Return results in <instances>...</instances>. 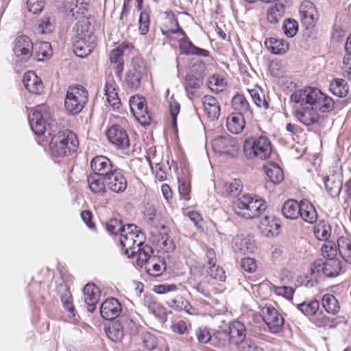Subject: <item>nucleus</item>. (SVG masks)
Returning a JSON list of instances; mask_svg holds the SVG:
<instances>
[{
	"label": "nucleus",
	"instance_id": "nucleus-1",
	"mask_svg": "<svg viewBox=\"0 0 351 351\" xmlns=\"http://www.w3.org/2000/svg\"><path fill=\"white\" fill-rule=\"evenodd\" d=\"M73 51L80 58L88 56L96 46V36L88 18L82 17L74 27Z\"/></svg>",
	"mask_w": 351,
	"mask_h": 351
},
{
	"label": "nucleus",
	"instance_id": "nucleus-2",
	"mask_svg": "<svg viewBox=\"0 0 351 351\" xmlns=\"http://www.w3.org/2000/svg\"><path fill=\"white\" fill-rule=\"evenodd\" d=\"M232 207L237 215L250 219L259 217L266 210L267 204L261 198L245 194L234 201Z\"/></svg>",
	"mask_w": 351,
	"mask_h": 351
},
{
	"label": "nucleus",
	"instance_id": "nucleus-3",
	"mask_svg": "<svg viewBox=\"0 0 351 351\" xmlns=\"http://www.w3.org/2000/svg\"><path fill=\"white\" fill-rule=\"evenodd\" d=\"M49 147L53 156L64 157L76 152L78 141L72 132L68 130L59 131L51 138Z\"/></svg>",
	"mask_w": 351,
	"mask_h": 351
},
{
	"label": "nucleus",
	"instance_id": "nucleus-4",
	"mask_svg": "<svg viewBox=\"0 0 351 351\" xmlns=\"http://www.w3.org/2000/svg\"><path fill=\"white\" fill-rule=\"evenodd\" d=\"M243 152L247 159H268L272 152L270 139L266 136L252 138L245 140Z\"/></svg>",
	"mask_w": 351,
	"mask_h": 351
},
{
	"label": "nucleus",
	"instance_id": "nucleus-5",
	"mask_svg": "<svg viewBox=\"0 0 351 351\" xmlns=\"http://www.w3.org/2000/svg\"><path fill=\"white\" fill-rule=\"evenodd\" d=\"M88 99V93L84 87L81 85L70 86L64 99L66 112L71 115L78 114L84 108Z\"/></svg>",
	"mask_w": 351,
	"mask_h": 351
},
{
	"label": "nucleus",
	"instance_id": "nucleus-6",
	"mask_svg": "<svg viewBox=\"0 0 351 351\" xmlns=\"http://www.w3.org/2000/svg\"><path fill=\"white\" fill-rule=\"evenodd\" d=\"M125 230L120 235L119 243L125 254L128 257H133L136 254L137 245H143L145 237L141 230L134 224L126 225Z\"/></svg>",
	"mask_w": 351,
	"mask_h": 351
},
{
	"label": "nucleus",
	"instance_id": "nucleus-7",
	"mask_svg": "<svg viewBox=\"0 0 351 351\" xmlns=\"http://www.w3.org/2000/svg\"><path fill=\"white\" fill-rule=\"evenodd\" d=\"M29 122L33 132L40 136L49 130V134L51 135V119L49 108L42 104L38 106L33 112L29 116Z\"/></svg>",
	"mask_w": 351,
	"mask_h": 351
},
{
	"label": "nucleus",
	"instance_id": "nucleus-8",
	"mask_svg": "<svg viewBox=\"0 0 351 351\" xmlns=\"http://www.w3.org/2000/svg\"><path fill=\"white\" fill-rule=\"evenodd\" d=\"M145 102L144 97L133 96L130 99V107L136 121L143 126H148L151 124L152 117L147 110Z\"/></svg>",
	"mask_w": 351,
	"mask_h": 351
},
{
	"label": "nucleus",
	"instance_id": "nucleus-9",
	"mask_svg": "<svg viewBox=\"0 0 351 351\" xmlns=\"http://www.w3.org/2000/svg\"><path fill=\"white\" fill-rule=\"evenodd\" d=\"M324 93L317 88L307 87L303 90H295L291 95V101L302 105L309 104L314 108L316 104L319 101Z\"/></svg>",
	"mask_w": 351,
	"mask_h": 351
},
{
	"label": "nucleus",
	"instance_id": "nucleus-10",
	"mask_svg": "<svg viewBox=\"0 0 351 351\" xmlns=\"http://www.w3.org/2000/svg\"><path fill=\"white\" fill-rule=\"evenodd\" d=\"M12 49L19 60L27 62L33 55L34 44L28 36L20 35L15 38Z\"/></svg>",
	"mask_w": 351,
	"mask_h": 351
},
{
	"label": "nucleus",
	"instance_id": "nucleus-11",
	"mask_svg": "<svg viewBox=\"0 0 351 351\" xmlns=\"http://www.w3.org/2000/svg\"><path fill=\"white\" fill-rule=\"evenodd\" d=\"M109 141L118 149H125L130 146L127 132L119 125H112L107 131Z\"/></svg>",
	"mask_w": 351,
	"mask_h": 351
},
{
	"label": "nucleus",
	"instance_id": "nucleus-12",
	"mask_svg": "<svg viewBox=\"0 0 351 351\" xmlns=\"http://www.w3.org/2000/svg\"><path fill=\"white\" fill-rule=\"evenodd\" d=\"M263 319L271 333L276 334L282 330L285 320L283 317L273 306L263 310Z\"/></svg>",
	"mask_w": 351,
	"mask_h": 351
},
{
	"label": "nucleus",
	"instance_id": "nucleus-13",
	"mask_svg": "<svg viewBox=\"0 0 351 351\" xmlns=\"http://www.w3.org/2000/svg\"><path fill=\"white\" fill-rule=\"evenodd\" d=\"M237 140L229 136H219L212 142L213 151L219 155L230 154L237 148Z\"/></svg>",
	"mask_w": 351,
	"mask_h": 351
},
{
	"label": "nucleus",
	"instance_id": "nucleus-14",
	"mask_svg": "<svg viewBox=\"0 0 351 351\" xmlns=\"http://www.w3.org/2000/svg\"><path fill=\"white\" fill-rule=\"evenodd\" d=\"M90 167L94 173L101 175L103 178L109 176L117 168L108 158L102 155L97 156L92 159Z\"/></svg>",
	"mask_w": 351,
	"mask_h": 351
},
{
	"label": "nucleus",
	"instance_id": "nucleus-15",
	"mask_svg": "<svg viewBox=\"0 0 351 351\" xmlns=\"http://www.w3.org/2000/svg\"><path fill=\"white\" fill-rule=\"evenodd\" d=\"M229 335L232 340V346L239 347L245 341L247 335L245 325L239 320L235 319L230 322L228 325Z\"/></svg>",
	"mask_w": 351,
	"mask_h": 351
},
{
	"label": "nucleus",
	"instance_id": "nucleus-16",
	"mask_svg": "<svg viewBox=\"0 0 351 351\" xmlns=\"http://www.w3.org/2000/svg\"><path fill=\"white\" fill-rule=\"evenodd\" d=\"M121 310V303L114 298L106 299L100 306L101 316L106 320H112L119 317Z\"/></svg>",
	"mask_w": 351,
	"mask_h": 351
},
{
	"label": "nucleus",
	"instance_id": "nucleus-17",
	"mask_svg": "<svg viewBox=\"0 0 351 351\" xmlns=\"http://www.w3.org/2000/svg\"><path fill=\"white\" fill-rule=\"evenodd\" d=\"M104 178L108 188L114 193H122L127 188V180L125 177L118 171L117 168L113 173H110L109 176Z\"/></svg>",
	"mask_w": 351,
	"mask_h": 351
},
{
	"label": "nucleus",
	"instance_id": "nucleus-18",
	"mask_svg": "<svg viewBox=\"0 0 351 351\" xmlns=\"http://www.w3.org/2000/svg\"><path fill=\"white\" fill-rule=\"evenodd\" d=\"M300 14L303 23L307 26H314L319 18L315 6L310 1H304L301 3Z\"/></svg>",
	"mask_w": 351,
	"mask_h": 351
},
{
	"label": "nucleus",
	"instance_id": "nucleus-19",
	"mask_svg": "<svg viewBox=\"0 0 351 351\" xmlns=\"http://www.w3.org/2000/svg\"><path fill=\"white\" fill-rule=\"evenodd\" d=\"M84 301L87 305V311L94 312L100 296L99 289L95 284H87L83 289Z\"/></svg>",
	"mask_w": 351,
	"mask_h": 351
},
{
	"label": "nucleus",
	"instance_id": "nucleus-20",
	"mask_svg": "<svg viewBox=\"0 0 351 351\" xmlns=\"http://www.w3.org/2000/svg\"><path fill=\"white\" fill-rule=\"evenodd\" d=\"M25 87L32 94H40L43 90L42 80L33 71L26 72L23 77Z\"/></svg>",
	"mask_w": 351,
	"mask_h": 351
},
{
	"label": "nucleus",
	"instance_id": "nucleus-21",
	"mask_svg": "<svg viewBox=\"0 0 351 351\" xmlns=\"http://www.w3.org/2000/svg\"><path fill=\"white\" fill-rule=\"evenodd\" d=\"M280 227L281 225L278 219L267 215L261 219L259 224L261 232L267 237L278 235Z\"/></svg>",
	"mask_w": 351,
	"mask_h": 351
},
{
	"label": "nucleus",
	"instance_id": "nucleus-22",
	"mask_svg": "<svg viewBox=\"0 0 351 351\" xmlns=\"http://www.w3.org/2000/svg\"><path fill=\"white\" fill-rule=\"evenodd\" d=\"M232 106L236 113L246 117V119L252 118V110L245 97L242 94H237L232 99Z\"/></svg>",
	"mask_w": 351,
	"mask_h": 351
},
{
	"label": "nucleus",
	"instance_id": "nucleus-23",
	"mask_svg": "<svg viewBox=\"0 0 351 351\" xmlns=\"http://www.w3.org/2000/svg\"><path fill=\"white\" fill-rule=\"evenodd\" d=\"M203 84V78L199 75L188 73L185 77L184 88L191 99L197 96V90Z\"/></svg>",
	"mask_w": 351,
	"mask_h": 351
},
{
	"label": "nucleus",
	"instance_id": "nucleus-24",
	"mask_svg": "<svg viewBox=\"0 0 351 351\" xmlns=\"http://www.w3.org/2000/svg\"><path fill=\"white\" fill-rule=\"evenodd\" d=\"M295 117L302 124L310 126L319 122L320 116L313 108H302L295 112Z\"/></svg>",
	"mask_w": 351,
	"mask_h": 351
},
{
	"label": "nucleus",
	"instance_id": "nucleus-25",
	"mask_svg": "<svg viewBox=\"0 0 351 351\" xmlns=\"http://www.w3.org/2000/svg\"><path fill=\"white\" fill-rule=\"evenodd\" d=\"M90 190L95 194L103 195L106 191V182L102 176L92 173L87 177Z\"/></svg>",
	"mask_w": 351,
	"mask_h": 351
},
{
	"label": "nucleus",
	"instance_id": "nucleus-26",
	"mask_svg": "<svg viewBox=\"0 0 351 351\" xmlns=\"http://www.w3.org/2000/svg\"><path fill=\"white\" fill-rule=\"evenodd\" d=\"M145 265L147 273L152 276H159L166 269L165 260L158 256H153Z\"/></svg>",
	"mask_w": 351,
	"mask_h": 351
},
{
	"label": "nucleus",
	"instance_id": "nucleus-27",
	"mask_svg": "<svg viewBox=\"0 0 351 351\" xmlns=\"http://www.w3.org/2000/svg\"><path fill=\"white\" fill-rule=\"evenodd\" d=\"M202 104L208 118L215 119L219 117L220 114V106L215 97L211 95H205L202 98Z\"/></svg>",
	"mask_w": 351,
	"mask_h": 351
},
{
	"label": "nucleus",
	"instance_id": "nucleus-28",
	"mask_svg": "<svg viewBox=\"0 0 351 351\" xmlns=\"http://www.w3.org/2000/svg\"><path fill=\"white\" fill-rule=\"evenodd\" d=\"M246 117L237 113H232L226 120L228 130L233 134L241 133L245 125Z\"/></svg>",
	"mask_w": 351,
	"mask_h": 351
},
{
	"label": "nucleus",
	"instance_id": "nucleus-29",
	"mask_svg": "<svg viewBox=\"0 0 351 351\" xmlns=\"http://www.w3.org/2000/svg\"><path fill=\"white\" fill-rule=\"evenodd\" d=\"M300 217L308 223H313L317 219V212L315 206L307 200L300 201Z\"/></svg>",
	"mask_w": 351,
	"mask_h": 351
},
{
	"label": "nucleus",
	"instance_id": "nucleus-30",
	"mask_svg": "<svg viewBox=\"0 0 351 351\" xmlns=\"http://www.w3.org/2000/svg\"><path fill=\"white\" fill-rule=\"evenodd\" d=\"M165 303L169 307L176 311H184L189 315L194 314L195 309L186 299L181 296L169 298L166 300Z\"/></svg>",
	"mask_w": 351,
	"mask_h": 351
},
{
	"label": "nucleus",
	"instance_id": "nucleus-31",
	"mask_svg": "<svg viewBox=\"0 0 351 351\" xmlns=\"http://www.w3.org/2000/svg\"><path fill=\"white\" fill-rule=\"evenodd\" d=\"M104 90L108 104L113 109H119L121 106V100L118 97L115 82L112 80L106 82Z\"/></svg>",
	"mask_w": 351,
	"mask_h": 351
},
{
	"label": "nucleus",
	"instance_id": "nucleus-32",
	"mask_svg": "<svg viewBox=\"0 0 351 351\" xmlns=\"http://www.w3.org/2000/svg\"><path fill=\"white\" fill-rule=\"evenodd\" d=\"M233 248L235 252L245 254L253 253L256 247L254 242L250 239L238 237L233 240Z\"/></svg>",
	"mask_w": 351,
	"mask_h": 351
},
{
	"label": "nucleus",
	"instance_id": "nucleus-33",
	"mask_svg": "<svg viewBox=\"0 0 351 351\" xmlns=\"http://www.w3.org/2000/svg\"><path fill=\"white\" fill-rule=\"evenodd\" d=\"M300 202L295 199H288L282 208L281 212L285 217L289 219H296L300 217Z\"/></svg>",
	"mask_w": 351,
	"mask_h": 351
},
{
	"label": "nucleus",
	"instance_id": "nucleus-34",
	"mask_svg": "<svg viewBox=\"0 0 351 351\" xmlns=\"http://www.w3.org/2000/svg\"><path fill=\"white\" fill-rule=\"evenodd\" d=\"M326 189L331 196L338 195L342 188V180L339 175L332 174L324 179Z\"/></svg>",
	"mask_w": 351,
	"mask_h": 351
},
{
	"label": "nucleus",
	"instance_id": "nucleus-35",
	"mask_svg": "<svg viewBox=\"0 0 351 351\" xmlns=\"http://www.w3.org/2000/svg\"><path fill=\"white\" fill-rule=\"evenodd\" d=\"M143 75H142V70L139 71H128L125 73L124 79V86L129 90H136L140 86L141 80Z\"/></svg>",
	"mask_w": 351,
	"mask_h": 351
},
{
	"label": "nucleus",
	"instance_id": "nucleus-36",
	"mask_svg": "<svg viewBox=\"0 0 351 351\" xmlns=\"http://www.w3.org/2000/svg\"><path fill=\"white\" fill-rule=\"evenodd\" d=\"M324 261L322 259L316 260L311 265L310 269L311 279L306 283V287H313L317 285L318 278L322 274L324 275Z\"/></svg>",
	"mask_w": 351,
	"mask_h": 351
},
{
	"label": "nucleus",
	"instance_id": "nucleus-37",
	"mask_svg": "<svg viewBox=\"0 0 351 351\" xmlns=\"http://www.w3.org/2000/svg\"><path fill=\"white\" fill-rule=\"evenodd\" d=\"M265 172L274 184H280L284 180V174L281 168L274 162L267 163L264 166Z\"/></svg>",
	"mask_w": 351,
	"mask_h": 351
},
{
	"label": "nucleus",
	"instance_id": "nucleus-38",
	"mask_svg": "<svg viewBox=\"0 0 351 351\" xmlns=\"http://www.w3.org/2000/svg\"><path fill=\"white\" fill-rule=\"evenodd\" d=\"M331 226L328 221L320 219L314 226L313 232L315 237L320 241L328 240L331 235Z\"/></svg>",
	"mask_w": 351,
	"mask_h": 351
},
{
	"label": "nucleus",
	"instance_id": "nucleus-39",
	"mask_svg": "<svg viewBox=\"0 0 351 351\" xmlns=\"http://www.w3.org/2000/svg\"><path fill=\"white\" fill-rule=\"evenodd\" d=\"M265 45L271 53L275 54H283L289 49V45L285 40L275 38L267 39Z\"/></svg>",
	"mask_w": 351,
	"mask_h": 351
},
{
	"label": "nucleus",
	"instance_id": "nucleus-40",
	"mask_svg": "<svg viewBox=\"0 0 351 351\" xmlns=\"http://www.w3.org/2000/svg\"><path fill=\"white\" fill-rule=\"evenodd\" d=\"M341 270V262L337 258H328L324 261V275L327 278L337 276Z\"/></svg>",
	"mask_w": 351,
	"mask_h": 351
},
{
	"label": "nucleus",
	"instance_id": "nucleus-41",
	"mask_svg": "<svg viewBox=\"0 0 351 351\" xmlns=\"http://www.w3.org/2000/svg\"><path fill=\"white\" fill-rule=\"evenodd\" d=\"M52 53L51 44L49 42H40L34 45L33 55L34 59L43 61L51 56Z\"/></svg>",
	"mask_w": 351,
	"mask_h": 351
},
{
	"label": "nucleus",
	"instance_id": "nucleus-42",
	"mask_svg": "<svg viewBox=\"0 0 351 351\" xmlns=\"http://www.w3.org/2000/svg\"><path fill=\"white\" fill-rule=\"evenodd\" d=\"M106 333L108 337L113 342H120L125 334L123 328L118 320L111 323L106 329Z\"/></svg>",
	"mask_w": 351,
	"mask_h": 351
},
{
	"label": "nucleus",
	"instance_id": "nucleus-43",
	"mask_svg": "<svg viewBox=\"0 0 351 351\" xmlns=\"http://www.w3.org/2000/svg\"><path fill=\"white\" fill-rule=\"evenodd\" d=\"M330 90L339 97H345L348 93L349 86L344 80L337 78L330 82Z\"/></svg>",
	"mask_w": 351,
	"mask_h": 351
},
{
	"label": "nucleus",
	"instance_id": "nucleus-44",
	"mask_svg": "<svg viewBox=\"0 0 351 351\" xmlns=\"http://www.w3.org/2000/svg\"><path fill=\"white\" fill-rule=\"evenodd\" d=\"M210 345L215 347H227L232 346V340L227 330H218L213 335Z\"/></svg>",
	"mask_w": 351,
	"mask_h": 351
},
{
	"label": "nucleus",
	"instance_id": "nucleus-45",
	"mask_svg": "<svg viewBox=\"0 0 351 351\" xmlns=\"http://www.w3.org/2000/svg\"><path fill=\"white\" fill-rule=\"evenodd\" d=\"M337 245L341 257L351 264V239L346 237H340L337 239Z\"/></svg>",
	"mask_w": 351,
	"mask_h": 351
},
{
	"label": "nucleus",
	"instance_id": "nucleus-46",
	"mask_svg": "<svg viewBox=\"0 0 351 351\" xmlns=\"http://www.w3.org/2000/svg\"><path fill=\"white\" fill-rule=\"evenodd\" d=\"M242 189L243 185L241 180L235 179L223 184L221 193L225 197H235L241 192Z\"/></svg>",
	"mask_w": 351,
	"mask_h": 351
},
{
	"label": "nucleus",
	"instance_id": "nucleus-47",
	"mask_svg": "<svg viewBox=\"0 0 351 351\" xmlns=\"http://www.w3.org/2000/svg\"><path fill=\"white\" fill-rule=\"evenodd\" d=\"M322 306L327 313L332 315L337 314L340 310V305L338 300L331 294H325L323 295Z\"/></svg>",
	"mask_w": 351,
	"mask_h": 351
},
{
	"label": "nucleus",
	"instance_id": "nucleus-48",
	"mask_svg": "<svg viewBox=\"0 0 351 351\" xmlns=\"http://www.w3.org/2000/svg\"><path fill=\"white\" fill-rule=\"evenodd\" d=\"M304 315L308 317L315 316L319 308V302L317 300L305 301L297 306Z\"/></svg>",
	"mask_w": 351,
	"mask_h": 351
},
{
	"label": "nucleus",
	"instance_id": "nucleus-49",
	"mask_svg": "<svg viewBox=\"0 0 351 351\" xmlns=\"http://www.w3.org/2000/svg\"><path fill=\"white\" fill-rule=\"evenodd\" d=\"M122 51L116 48L111 50L109 55V60L112 64H116L114 72L117 76H120L123 70V60Z\"/></svg>",
	"mask_w": 351,
	"mask_h": 351
},
{
	"label": "nucleus",
	"instance_id": "nucleus-50",
	"mask_svg": "<svg viewBox=\"0 0 351 351\" xmlns=\"http://www.w3.org/2000/svg\"><path fill=\"white\" fill-rule=\"evenodd\" d=\"M145 305L149 311L156 317L160 320L166 319L167 310L160 304L152 300H147L145 302Z\"/></svg>",
	"mask_w": 351,
	"mask_h": 351
},
{
	"label": "nucleus",
	"instance_id": "nucleus-51",
	"mask_svg": "<svg viewBox=\"0 0 351 351\" xmlns=\"http://www.w3.org/2000/svg\"><path fill=\"white\" fill-rule=\"evenodd\" d=\"M60 291V299L64 309L67 311L72 316H74L75 310L71 292L66 285L62 287V291Z\"/></svg>",
	"mask_w": 351,
	"mask_h": 351
},
{
	"label": "nucleus",
	"instance_id": "nucleus-52",
	"mask_svg": "<svg viewBox=\"0 0 351 351\" xmlns=\"http://www.w3.org/2000/svg\"><path fill=\"white\" fill-rule=\"evenodd\" d=\"M285 8L281 3H276L267 11V20L271 23H277L285 14Z\"/></svg>",
	"mask_w": 351,
	"mask_h": 351
},
{
	"label": "nucleus",
	"instance_id": "nucleus-53",
	"mask_svg": "<svg viewBox=\"0 0 351 351\" xmlns=\"http://www.w3.org/2000/svg\"><path fill=\"white\" fill-rule=\"evenodd\" d=\"M209 88L214 92H221L226 86L225 79L219 74H214L208 78Z\"/></svg>",
	"mask_w": 351,
	"mask_h": 351
},
{
	"label": "nucleus",
	"instance_id": "nucleus-54",
	"mask_svg": "<svg viewBox=\"0 0 351 351\" xmlns=\"http://www.w3.org/2000/svg\"><path fill=\"white\" fill-rule=\"evenodd\" d=\"M247 93L252 97L254 104L259 108L267 109L269 104L265 99V95L261 89H247Z\"/></svg>",
	"mask_w": 351,
	"mask_h": 351
},
{
	"label": "nucleus",
	"instance_id": "nucleus-55",
	"mask_svg": "<svg viewBox=\"0 0 351 351\" xmlns=\"http://www.w3.org/2000/svg\"><path fill=\"white\" fill-rule=\"evenodd\" d=\"M315 110H319L322 113L331 112L334 109V101L332 99L324 94L314 107Z\"/></svg>",
	"mask_w": 351,
	"mask_h": 351
},
{
	"label": "nucleus",
	"instance_id": "nucleus-56",
	"mask_svg": "<svg viewBox=\"0 0 351 351\" xmlns=\"http://www.w3.org/2000/svg\"><path fill=\"white\" fill-rule=\"evenodd\" d=\"M195 336L199 344H206L212 342L213 336L209 329L206 326H199L195 329Z\"/></svg>",
	"mask_w": 351,
	"mask_h": 351
},
{
	"label": "nucleus",
	"instance_id": "nucleus-57",
	"mask_svg": "<svg viewBox=\"0 0 351 351\" xmlns=\"http://www.w3.org/2000/svg\"><path fill=\"white\" fill-rule=\"evenodd\" d=\"M171 329L173 332L180 335L186 334V341L188 343L193 342V337L192 336L188 337L187 324L185 321L179 320L173 323L171 326Z\"/></svg>",
	"mask_w": 351,
	"mask_h": 351
},
{
	"label": "nucleus",
	"instance_id": "nucleus-58",
	"mask_svg": "<svg viewBox=\"0 0 351 351\" xmlns=\"http://www.w3.org/2000/svg\"><path fill=\"white\" fill-rule=\"evenodd\" d=\"M136 254H138V261L140 263H145L151 257H153L152 255L153 254V249L148 245H144L143 243L142 246L137 245Z\"/></svg>",
	"mask_w": 351,
	"mask_h": 351
},
{
	"label": "nucleus",
	"instance_id": "nucleus-59",
	"mask_svg": "<svg viewBox=\"0 0 351 351\" xmlns=\"http://www.w3.org/2000/svg\"><path fill=\"white\" fill-rule=\"evenodd\" d=\"M118 322L121 324L124 332L126 331L130 335H135L137 332L138 328L136 324L128 316L120 317Z\"/></svg>",
	"mask_w": 351,
	"mask_h": 351
},
{
	"label": "nucleus",
	"instance_id": "nucleus-60",
	"mask_svg": "<svg viewBox=\"0 0 351 351\" xmlns=\"http://www.w3.org/2000/svg\"><path fill=\"white\" fill-rule=\"evenodd\" d=\"M66 8L69 10L71 16L77 19L78 16L83 15L86 12V4L83 2L79 3V1H77L75 5L71 3L66 5Z\"/></svg>",
	"mask_w": 351,
	"mask_h": 351
},
{
	"label": "nucleus",
	"instance_id": "nucleus-61",
	"mask_svg": "<svg viewBox=\"0 0 351 351\" xmlns=\"http://www.w3.org/2000/svg\"><path fill=\"white\" fill-rule=\"evenodd\" d=\"M126 226H123L121 220L117 219H112L106 223V229L108 232L112 234H120L125 232Z\"/></svg>",
	"mask_w": 351,
	"mask_h": 351
},
{
	"label": "nucleus",
	"instance_id": "nucleus-62",
	"mask_svg": "<svg viewBox=\"0 0 351 351\" xmlns=\"http://www.w3.org/2000/svg\"><path fill=\"white\" fill-rule=\"evenodd\" d=\"M141 339L144 347L147 350H153L156 348L158 341L153 334L147 332L142 333Z\"/></svg>",
	"mask_w": 351,
	"mask_h": 351
},
{
	"label": "nucleus",
	"instance_id": "nucleus-63",
	"mask_svg": "<svg viewBox=\"0 0 351 351\" xmlns=\"http://www.w3.org/2000/svg\"><path fill=\"white\" fill-rule=\"evenodd\" d=\"M208 274L213 278L219 281L225 280L226 276L223 269L215 264L208 265L206 270Z\"/></svg>",
	"mask_w": 351,
	"mask_h": 351
},
{
	"label": "nucleus",
	"instance_id": "nucleus-64",
	"mask_svg": "<svg viewBox=\"0 0 351 351\" xmlns=\"http://www.w3.org/2000/svg\"><path fill=\"white\" fill-rule=\"evenodd\" d=\"M283 29L285 34L288 37L292 38L298 32V24L295 20L289 19L285 21Z\"/></svg>",
	"mask_w": 351,
	"mask_h": 351
}]
</instances>
